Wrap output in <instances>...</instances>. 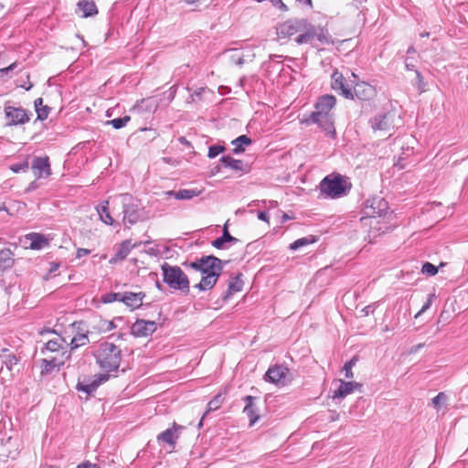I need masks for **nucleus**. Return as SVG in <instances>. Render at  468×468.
<instances>
[{
    "instance_id": "1",
    "label": "nucleus",
    "mask_w": 468,
    "mask_h": 468,
    "mask_svg": "<svg viewBox=\"0 0 468 468\" xmlns=\"http://www.w3.org/2000/svg\"><path fill=\"white\" fill-rule=\"evenodd\" d=\"M183 266L201 273V280L195 287L203 292L211 290L216 285L223 271L222 261L214 255L202 256L194 261H185Z\"/></svg>"
},
{
    "instance_id": "2",
    "label": "nucleus",
    "mask_w": 468,
    "mask_h": 468,
    "mask_svg": "<svg viewBox=\"0 0 468 468\" xmlns=\"http://www.w3.org/2000/svg\"><path fill=\"white\" fill-rule=\"evenodd\" d=\"M277 36L280 39L295 37L299 45L311 44L316 36V27L307 19H290L279 25Z\"/></svg>"
},
{
    "instance_id": "3",
    "label": "nucleus",
    "mask_w": 468,
    "mask_h": 468,
    "mask_svg": "<svg viewBox=\"0 0 468 468\" xmlns=\"http://www.w3.org/2000/svg\"><path fill=\"white\" fill-rule=\"evenodd\" d=\"M335 96L329 94L321 96L317 100L314 105L315 110L311 113L308 121L318 124L332 138L335 137V129L331 111L335 106Z\"/></svg>"
},
{
    "instance_id": "4",
    "label": "nucleus",
    "mask_w": 468,
    "mask_h": 468,
    "mask_svg": "<svg viewBox=\"0 0 468 468\" xmlns=\"http://www.w3.org/2000/svg\"><path fill=\"white\" fill-rule=\"evenodd\" d=\"M96 362L106 372L118 370L122 359L121 349L112 343L100 344L95 352Z\"/></svg>"
},
{
    "instance_id": "5",
    "label": "nucleus",
    "mask_w": 468,
    "mask_h": 468,
    "mask_svg": "<svg viewBox=\"0 0 468 468\" xmlns=\"http://www.w3.org/2000/svg\"><path fill=\"white\" fill-rule=\"evenodd\" d=\"M161 271L163 274V281L169 286V288L178 290L183 292H189L190 284L188 277L179 266H172L167 262H164L161 265Z\"/></svg>"
},
{
    "instance_id": "6",
    "label": "nucleus",
    "mask_w": 468,
    "mask_h": 468,
    "mask_svg": "<svg viewBox=\"0 0 468 468\" xmlns=\"http://www.w3.org/2000/svg\"><path fill=\"white\" fill-rule=\"evenodd\" d=\"M350 189V186L341 175L327 176L320 183V192L323 196L329 198H338L346 196Z\"/></svg>"
},
{
    "instance_id": "7",
    "label": "nucleus",
    "mask_w": 468,
    "mask_h": 468,
    "mask_svg": "<svg viewBox=\"0 0 468 468\" xmlns=\"http://www.w3.org/2000/svg\"><path fill=\"white\" fill-rule=\"evenodd\" d=\"M122 206V222L125 227L136 224L143 218L139 201L129 194H122L120 197Z\"/></svg>"
},
{
    "instance_id": "8",
    "label": "nucleus",
    "mask_w": 468,
    "mask_h": 468,
    "mask_svg": "<svg viewBox=\"0 0 468 468\" xmlns=\"http://www.w3.org/2000/svg\"><path fill=\"white\" fill-rule=\"evenodd\" d=\"M46 333L53 334L56 336L52 339L48 340L44 344L43 347H41V349H40V353L42 355H46L47 352H51V353H57L59 355L58 356H60L62 352H67V350L64 346V345L66 344V341L60 335H58L55 332V330L43 329L40 331V335H42Z\"/></svg>"
},
{
    "instance_id": "9",
    "label": "nucleus",
    "mask_w": 468,
    "mask_h": 468,
    "mask_svg": "<svg viewBox=\"0 0 468 468\" xmlns=\"http://www.w3.org/2000/svg\"><path fill=\"white\" fill-rule=\"evenodd\" d=\"M388 209V202L380 197H374L366 200L365 214L370 218L383 216Z\"/></svg>"
},
{
    "instance_id": "10",
    "label": "nucleus",
    "mask_w": 468,
    "mask_h": 468,
    "mask_svg": "<svg viewBox=\"0 0 468 468\" xmlns=\"http://www.w3.org/2000/svg\"><path fill=\"white\" fill-rule=\"evenodd\" d=\"M289 374L288 367L282 365L271 366L264 375V379L276 385H285Z\"/></svg>"
},
{
    "instance_id": "11",
    "label": "nucleus",
    "mask_w": 468,
    "mask_h": 468,
    "mask_svg": "<svg viewBox=\"0 0 468 468\" xmlns=\"http://www.w3.org/2000/svg\"><path fill=\"white\" fill-rule=\"evenodd\" d=\"M5 114L8 125H19L29 122L28 113L20 107L6 106L5 108Z\"/></svg>"
},
{
    "instance_id": "12",
    "label": "nucleus",
    "mask_w": 468,
    "mask_h": 468,
    "mask_svg": "<svg viewBox=\"0 0 468 468\" xmlns=\"http://www.w3.org/2000/svg\"><path fill=\"white\" fill-rule=\"evenodd\" d=\"M331 78L333 90H335L336 92H338L346 99H354L353 91L349 88L345 77L341 72H339L338 70H335Z\"/></svg>"
},
{
    "instance_id": "13",
    "label": "nucleus",
    "mask_w": 468,
    "mask_h": 468,
    "mask_svg": "<svg viewBox=\"0 0 468 468\" xmlns=\"http://www.w3.org/2000/svg\"><path fill=\"white\" fill-rule=\"evenodd\" d=\"M69 358V354L68 352H62L60 356H55L49 358H43L41 360V374L48 375L50 374L54 368H59L62 367L65 362Z\"/></svg>"
},
{
    "instance_id": "14",
    "label": "nucleus",
    "mask_w": 468,
    "mask_h": 468,
    "mask_svg": "<svg viewBox=\"0 0 468 468\" xmlns=\"http://www.w3.org/2000/svg\"><path fill=\"white\" fill-rule=\"evenodd\" d=\"M156 330V324L153 321L136 320L131 326V334L135 337H146Z\"/></svg>"
},
{
    "instance_id": "15",
    "label": "nucleus",
    "mask_w": 468,
    "mask_h": 468,
    "mask_svg": "<svg viewBox=\"0 0 468 468\" xmlns=\"http://www.w3.org/2000/svg\"><path fill=\"white\" fill-rule=\"evenodd\" d=\"M31 168L37 178L48 177L51 175L49 158L48 156H36Z\"/></svg>"
},
{
    "instance_id": "16",
    "label": "nucleus",
    "mask_w": 468,
    "mask_h": 468,
    "mask_svg": "<svg viewBox=\"0 0 468 468\" xmlns=\"http://www.w3.org/2000/svg\"><path fill=\"white\" fill-rule=\"evenodd\" d=\"M361 385L355 381L340 380L339 387L334 390L333 399H344L347 395L352 394L356 388H360Z\"/></svg>"
},
{
    "instance_id": "17",
    "label": "nucleus",
    "mask_w": 468,
    "mask_h": 468,
    "mask_svg": "<svg viewBox=\"0 0 468 468\" xmlns=\"http://www.w3.org/2000/svg\"><path fill=\"white\" fill-rule=\"evenodd\" d=\"M25 239L29 241V248L31 250H42L48 246L49 240L43 234L31 232L25 236Z\"/></svg>"
},
{
    "instance_id": "18",
    "label": "nucleus",
    "mask_w": 468,
    "mask_h": 468,
    "mask_svg": "<svg viewBox=\"0 0 468 468\" xmlns=\"http://www.w3.org/2000/svg\"><path fill=\"white\" fill-rule=\"evenodd\" d=\"M77 13H81V16L86 18L98 14V8L94 0H79L77 3Z\"/></svg>"
},
{
    "instance_id": "19",
    "label": "nucleus",
    "mask_w": 468,
    "mask_h": 468,
    "mask_svg": "<svg viewBox=\"0 0 468 468\" xmlns=\"http://www.w3.org/2000/svg\"><path fill=\"white\" fill-rule=\"evenodd\" d=\"M144 292H125L122 294V302L125 303L127 306L136 309L139 308L143 304V299L144 298Z\"/></svg>"
},
{
    "instance_id": "20",
    "label": "nucleus",
    "mask_w": 468,
    "mask_h": 468,
    "mask_svg": "<svg viewBox=\"0 0 468 468\" xmlns=\"http://www.w3.org/2000/svg\"><path fill=\"white\" fill-rule=\"evenodd\" d=\"M228 52L230 61L238 66H241L246 60H251L255 56L250 50H247V54H245V51L240 48H232Z\"/></svg>"
},
{
    "instance_id": "21",
    "label": "nucleus",
    "mask_w": 468,
    "mask_h": 468,
    "mask_svg": "<svg viewBox=\"0 0 468 468\" xmlns=\"http://www.w3.org/2000/svg\"><path fill=\"white\" fill-rule=\"evenodd\" d=\"M375 93L373 86L367 82H359L354 87V96L358 100L367 101L369 100Z\"/></svg>"
},
{
    "instance_id": "22",
    "label": "nucleus",
    "mask_w": 468,
    "mask_h": 468,
    "mask_svg": "<svg viewBox=\"0 0 468 468\" xmlns=\"http://www.w3.org/2000/svg\"><path fill=\"white\" fill-rule=\"evenodd\" d=\"M181 429L180 426H177L176 423L171 427L161 432L157 436V440L159 441L165 442L169 445H174L176 441L178 439L177 431Z\"/></svg>"
},
{
    "instance_id": "23",
    "label": "nucleus",
    "mask_w": 468,
    "mask_h": 468,
    "mask_svg": "<svg viewBox=\"0 0 468 468\" xmlns=\"http://www.w3.org/2000/svg\"><path fill=\"white\" fill-rule=\"evenodd\" d=\"M200 191L197 189H180L178 191L169 190L165 193L167 197H173L178 200H190L200 195Z\"/></svg>"
},
{
    "instance_id": "24",
    "label": "nucleus",
    "mask_w": 468,
    "mask_h": 468,
    "mask_svg": "<svg viewBox=\"0 0 468 468\" xmlns=\"http://www.w3.org/2000/svg\"><path fill=\"white\" fill-rule=\"evenodd\" d=\"M243 400L246 403L243 412L249 417L250 425L252 426L257 422V420L260 418L256 412V408L253 404L255 398L250 395H248V396L244 397Z\"/></svg>"
},
{
    "instance_id": "25",
    "label": "nucleus",
    "mask_w": 468,
    "mask_h": 468,
    "mask_svg": "<svg viewBox=\"0 0 468 468\" xmlns=\"http://www.w3.org/2000/svg\"><path fill=\"white\" fill-rule=\"evenodd\" d=\"M108 378H109L108 375L101 374V375H99L98 379L92 381L91 383H89V384L78 383L77 389L80 390V391H83V392H85V393H87L89 395L92 394L93 392L96 391L98 387L101 383L107 381Z\"/></svg>"
},
{
    "instance_id": "26",
    "label": "nucleus",
    "mask_w": 468,
    "mask_h": 468,
    "mask_svg": "<svg viewBox=\"0 0 468 468\" xmlns=\"http://www.w3.org/2000/svg\"><path fill=\"white\" fill-rule=\"evenodd\" d=\"M158 107L157 102L153 98H146L141 101H138L134 106L133 110L139 113L144 112H154Z\"/></svg>"
},
{
    "instance_id": "27",
    "label": "nucleus",
    "mask_w": 468,
    "mask_h": 468,
    "mask_svg": "<svg viewBox=\"0 0 468 468\" xmlns=\"http://www.w3.org/2000/svg\"><path fill=\"white\" fill-rule=\"evenodd\" d=\"M239 239L233 236L230 235V233L229 232V229H228V226L227 224L224 225V228H223V233H222V236L214 239L211 244L214 248L218 249V250H222L225 248V243L227 242H233V243H236L238 242Z\"/></svg>"
},
{
    "instance_id": "28",
    "label": "nucleus",
    "mask_w": 468,
    "mask_h": 468,
    "mask_svg": "<svg viewBox=\"0 0 468 468\" xmlns=\"http://www.w3.org/2000/svg\"><path fill=\"white\" fill-rule=\"evenodd\" d=\"M97 212L100 216L101 220L105 223L106 225L113 226L115 220L112 217L109 209V202L104 201L98 205L97 207Z\"/></svg>"
},
{
    "instance_id": "29",
    "label": "nucleus",
    "mask_w": 468,
    "mask_h": 468,
    "mask_svg": "<svg viewBox=\"0 0 468 468\" xmlns=\"http://www.w3.org/2000/svg\"><path fill=\"white\" fill-rule=\"evenodd\" d=\"M371 128L375 131H386L388 129V115L379 113L370 120Z\"/></svg>"
},
{
    "instance_id": "30",
    "label": "nucleus",
    "mask_w": 468,
    "mask_h": 468,
    "mask_svg": "<svg viewBox=\"0 0 468 468\" xmlns=\"http://www.w3.org/2000/svg\"><path fill=\"white\" fill-rule=\"evenodd\" d=\"M241 277H242L241 273H238L236 276L231 277V279L229 282V288H228V292H227L225 298L229 297L234 292L242 291L243 281H242Z\"/></svg>"
},
{
    "instance_id": "31",
    "label": "nucleus",
    "mask_w": 468,
    "mask_h": 468,
    "mask_svg": "<svg viewBox=\"0 0 468 468\" xmlns=\"http://www.w3.org/2000/svg\"><path fill=\"white\" fill-rule=\"evenodd\" d=\"M252 141L247 135H240L232 140L231 144L234 146L233 153L236 154H241L245 151L244 146L251 144Z\"/></svg>"
},
{
    "instance_id": "32",
    "label": "nucleus",
    "mask_w": 468,
    "mask_h": 468,
    "mask_svg": "<svg viewBox=\"0 0 468 468\" xmlns=\"http://www.w3.org/2000/svg\"><path fill=\"white\" fill-rule=\"evenodd\" d=\"M135 247L134 245H132L130 239H126L122 241L119 247V249L116 250L114 255V260L122 261L127 258V256L130 254L133 248Z\"/></svg>"
},
{
    "instance_id": "33",
    "label": "nucleus",
    "mask_w": 468,
    "mask_h": 468,
    "mask_svg": "<svg viewBox=\"0 0 468 468\" xmlns=\"http://www.w3.org/2000/svg\"><path fill=\"white\" fill-rule=\"evenodd\" d=\"M220 163L228 168L234 171H243L244 164L243 161L234 159L231 156L225 155L220 158Z\"/></svg>"
},
{
    "instance_id": "34",
    "label": "nucleus",
    "mask_w": 468,
    "mask_h": 468,
    "mask_svg": "<svg viewBox=\"0 0 468 468\" xmlns=\"http://www.w3.org/2000/svg\"><path fill=\"white\" fill-rule=\"evenodd\" d=\"M4 354L1 356L2 363L6 367L8 370H12L13 367L17 365L19 359L18 357L12 352H9L6 349H3Z\"/></svg>"
},
{
    "instance_id": "35",
    "label": "nucleus",
    "mask_w": 468,
    "mask_h": 468,
    "mask_svg": "<svg viewBox=\"0 0 468 468\" xmlns=\"http://www.w3.org/2000/svg\"><path fill=\"white\" fill-rule=\"evenodd\" d=\"M316 240H317V239L314 236L309 235V236L296 239L295 241H293L292 243L290 244L289 248L292 250H297L298 249H300L302 247H304V246H307V245L316 242Z\"/></svg>"
},
{
    "instance_id": "36",
    "label": "nucleus",
    "mask_w": 468,
    "mask_h": 468,
    "mask_svg": "<svg viewBox=\"0 0 468 468\" xmlns=\"http://www.w3.org/2000/svg\"><path fill=\"white\" fill-rule=\"evenodd\" d=\"M12 251L9 249L0 250V269H6L13 265Z\"/></svg>"
},
{
    "instance_id": "37",
    "label": "nucleus",
    "mask_w": 468,
    "mask_h": 468,
    "mask_svg": "<svg viewBox=\"0 0 468 468\" xmlns=\"http://www.w3.org/2000/svg\"><path fill=\"white\" fill-rule=\"evenodd\" d=\"M35 108L38 120L44 121L48 118L49 108L43 105V100L41 98L35 101Z\"/></svg>"
},
{
    "instance_id": "38",
    "label": "nucleus",
    "mask_w": 468,
    "mask_h": 468,
    "mask_svg": "<svg viewBox=\"0 0 468 468\" xmlns=\"http://www.w3.org/2000/svg\"><path fill=\"white\" fill-rule=\"evenodd\" d=\"M89 343L88 335L85 334H78L70 341L71 349H76Z\"/></svg>"
},
{
    "instance_id": "39",
    "label": "nucleus",
    "mask_w": 468,
    "mask_h": 468,
    "mask_svg": "<svg viewBox=\"0 0 468 468\" xmlns=\"http://www.w3.org/2000/svg\"><path fill=\"white\" fill-rule=\"evenodd\" d=\"M131 120L129 115L115 118L107 122V124L112 125L114 129H121L124 127Z\"/></svg>"
},
{
    "instance_id": "40",
    "label": "nucleus",
    "mask_w": 468,
    "mask_h": 468,
    "mask_svg": "<svg viewBox=\"0 0 468 468\" xmlns=\"http://www.w3.org/2000/svg\"><path fill=\"white\" fill-rule=\"evenodd\" d=\"M122 292H109L105 293L101 296V301L103 303H111L113 302H122Z\"/></svg>"
},
{
    "instance_id": "41",
    "label": "nucleus",
    "mask_w": 468,
    "mask_h": 468,
    "mask_svg": "<svg viewBox=\"0 0 468 468\" xmlns=\"http://www.w3.org/2000/svg\"><path fill=\"white\" fill-rule=\"evenodd\" d=\"M447 399V395L444 392H440L432 399L431 403L435 409L440 410L446 404Z\"/></svg>"
},
{
    "instance_id": "42",
    "label": "nucleus",
    "mask_w": 468,
    "mask_h": 468,
    "mask_svg": "<svg viewBox=\"0 0 468 468\" xmlns=\"http://www.w3.org/2000/svg\"><path fill=\"white\" fill-rule=\"evenodd\" d=\"M224 151H225V146L220 145V144H213V145H210L208 148L207 156L209 158H215L219 154L223 153Z\"/></svg>"
},
{
    "instance_id": "43",
    "label": "nucleus",
    "mask_w": 468,
    "mask_h": 468,
    "mask_svg": "<svg viewBox=\"0 0 468 468\" xmlns=\"http://www.w3.org/2000/svg\"><path fill=\"white\" fill-rule=\"evenodd\" d=\"M223 402V398L220 394L217 395L213 399H211L207 404V411H212L218 410Z\"/></svg>"
},
{
    "instance_id": "44",
    "label": "nucleus",
    "mask_w": 468,
    "mask_h": 468,
    "mask_svg": "<svg viewBox=\"0 0 468 468\" xmlns=\"http://www.w3.org/2000/svg\"><path fill=\"white\" fill-rule=\"evenodd\" d=\"M421 271L429 276H434L438 272V268L431 262H425L422 265Z\"/></svg>"
},
{
    "instance_id": "45",
    "label": "nucleus",
    "mask_w": 468,
    "mask_h": 468,
    "mask_svg": "<svg viewBox=\"0 0 468 468\" xmlns=\"http://www.w3.org/2000/svg\"><path fill=\"white\" fill-rule=\"evenodd\" d=\"M29 164L27 160H25L22 163L19 164H14L10 166V169L14 173H20V172H26L28 169Z\"/></svg>"
},
{
    "instance_id": "46",
    "label": "nucleus",
    "mask_w": 468,
    "mask_h": 468,
    "mask_svg": "<svg viewBox=\"0 0 468 468\" xmlns=\"http://www.w3.org/2000/svg\"><path fill=\"white\" fill-rule=\"evenodd\" d=\"M355 364H356V359L353 358V359H351L350 361L346 362L344 365L343 370L345 372V377L346 378H353L352 367L355 366Z\"/></svg>"
},
{
    "instance_id": "47",
    "label": "nucleus",
    "mask_w": 468,
    "mask_h": 468,
    "mask_svg": "<svg viewBox=\"0 0 468 468\" xmlns=\"http://www.w3.org/2000/svg\"><path fill=\"white\" fill-rule=\"evenodd\" d=\"M434 297V293L429 294L428 299L422 305L421 309L415 314V318H418L421 314L426 312L431 306Z\"/></svg>"
},
{
    "instance_id": "48",
    "label": "nucleus",
    "mask_w": 468,
    "mask_h": 468,
    "mask_svg": "<svg viewBox=\"0 0 468 468\" xmlns=\"http://www.w3.org/2000/svg\"><path fill=\"white\" fill-rule=\"evenodd\" d=\"M415 73L418 90L420 93H422L426 90V82L424 81V79L419 70H415Z\"/></svg>"
},
{
    "instance_id": "49",
    "label": "nucleus",
    "mask_w": 468,
    "mask_h": 468,
    "mask_svg": "<svg viewBox=\"0 0 468 468\" xmlns=\"http://www.w3.org/2000/svg\"><path fill=\"white\" fill-rule=\"evenodd\" d=\"M314 38H317L322 44H331L332 43L330 37L326 33H324L323 30H321L320 33H318V31L316 30V36Z\"/></svg>"
},
{
    "instance_id": "50",
    "label": "nucleus",
    "mask_w": 468,
    "mask_h": 468,
    "mask_svg": "<svg viewBox=\"0 0 468 468\" xmlns=\"http://www.w3.org/2000/svg\"><path fill=\"white\" fill-rule=\"evenodd\" d=\"M16 67H17V63L14 62L6 68L0 69V76H3L4 74H7L8 72L16 69Z\"/></svg>"
},
{
    "instance_id": "51",
    "label": "nucleus",
    "mask_w": 468,
    "mask_h": 468,
    "mask_svg": "<svg viewBox=\"0 0 468 468\" xmlns=\"http://www.w3.org/2000/svg\"><path fill=\"white\" fill-rule=\"evenodd\" d=\"M76 468H100L98 464L92 463L90 461H85L77 465Z\"/></svg>"
},
{
    "instance_id": "52",
    "label": "nucleus",
    "mask_w": 468,
    "mask_h": 468,
    "mask_svg": "<svg viewBox=\"0 0 468 468\" xmlns=\"http://www.w3.org/2000/svg\"><path fill=\"white\" fill-rule=\"evenodd\" d=\"M90 250L80 248V249H78L77 253H76V257L80 259V258H82V257L90 254Z\"/></svg>"
},
{
    "instance_id": "53",
    "label": "nucleus",
    "mask_w": 468,
    "mask_h": 468,
    "mask_svg": "<svg viewBox=\"0 0 468 468\" xmlns=\"http://www.w3.org/2000/svg\"><path fill=\"white\" fill-rule=\"evenodd\" d=\"M461 399H464L468 402V384L465 385L461 390Z\"/></svg>"
},
{
    "instance_id": "54",
    "label": "nucleus",
    "mask_w": 468,
    "mask_h": 468,
    "mask_svg": "<svg viewBox=\"0 0 468 468\" xmlns=\"http://www.w3.org/2000/svg\"><path fill=\"white\" fill-rule=\"evenodd\" d=\"M258 218L260 220L268 222L269 221V214L267 211H259L258 212Z\"/></svg>"
},
{
    "instance_id": "55",
    "label": "nucleus",
    "mask_w": 468,
    "mask_h": 468,
    "mask_svg": "<svg viewBox=\"0 0 468 468\" xmlns=\"http://www.w3.org/2000/svg\"><path fill=\"white\" fill-rule=\"evenodd\" d=\"M169 92H170V95H169V97H170V101H172V100L175 98V96H176V86H172V87L169 89Z\"/></svg>"
},
{
    "instance_id": "56",
    "label": "nucleus",
    "mask_w": 468,
    "mask_h": 468,
    "mask_svg": "<svg viewBox=\"0 0 468 468\" xmlns=\"http://www.w3.org/2000/svg\"><path fill=\"white\" fill-rule=\"evenodd\" d=\"M115 327H116V325L114 324L113 321L107 322V326H106L107 331H111V330L114 329Z\"/></svg>"
},
{
    "instance_id": "57",
    "label": "nucleus",
    "mask_w": 468,
    "mask_h": 468,
    "mask_svg": "<svg viewBox=\"0 0 468 468\" xmlns=\"http://www.w3.org/2000/svg\"><path fill=\"white\" fill-rule=\"evenodd\" d=\"M186 4L189 5H198L203 3L205 0H184Z\"/></svg>"
},
{
    "instance_id": "58",
    "label": "nucleus",
    "mask_w": 468,
    "mask_h": 468,
    "mask_svg": "<svg viewBox=\"0 0 468 468\" xmlns=\"http://www.w3.org/2000/svg\"><path fill=\"white\" fill-rule=\"evenodd\" d=\"M58 266H59V265H58V264H57V263H51V267H50V269H49V271H50V272L56 271L58 270Z\"/></svg>"
},
{
    "instance_id": "59",
    "label": "nucleus",
    "mask_w": 468,
    "mask_h": 468,
    "mask_svg": "<svg viewBox=\"0 0 468 468\" xmlns=\"http://www.w3.org/2000/svg\"><path fill=\"white\" fill-rule=\"evenodd\" d=\"M405 66H406V69L408 70H413L414 69V65L411 64V63H409L408 61L405 62Z\"/></svg>"
},
{
    "instance_id": "60",
    "label": "nucleus",
    "mask_w": 468,
    "mask_h": 468,
    "mask_svg": "<svg viewBox=\"0 0 468 468\" xmlns=\"http://www.w3.org/2000/svg\"><path fill=\"white\" fill-rule=\"evenodd\" d=\"M299 3L312 6V0H297Z\"/></svg>"
},
{
    "instance_id": "61",
    "label": "nucleus",
    "mask_w": 468,
    "mask_h": 468,
    "mask_svg": "<svg viewBox=\"0 0 468 468\" xmlns=\"http://www.w3.org/2000/svg\"><path fill=\"white\" fill-rule=\"evenodd\" d=\"M422 346H423V344H419V345H417L416 346L412 347V349H411V351H410V352H411V353H412V352H417V351H418L419 349H420Z\"/></svg>"
},
{
    "instance_id": "62",
    "label": "nucleus",
    "mask_w": 468,
    "mask_h": 468,
    "mask_svg": "<svg viewBox=\"0 0 468 468\" xmlns=\"http://www.w3.org/2000/svg\"><path fill=\"white\" fill-rule=\"evenodd\" d=\"M278 5L280 7L281 10H287V7L286 5L282 3V1L281 0V3H278Z\"/></svg>"
},
{
    "instance_id": "63",
    "label": "nucleus",
    "mask_w": 468,
    "mask_h": 468,
    "mask_svg": "<svg viewBox=\"0 0 468 468\" xmlns=\"http://www.w3.org/2000/svg\"><path fill=\"white\" fill-rule=\"evenodd\" d=\"M364 311L366 312V314H368L369 312H372L371 305H367L365 307Z\"/></svg>"
},
{
    "instance_id": "64",
    "label": "nucleus",
    "mask_w": 468,
    "mask_h": 468,
    "mask_svg": "<svg viewBox=\"0 0 468 468\" xmlns=\"http://www.w3.org/2000/svg\"><path fill=\"white\" fill-rule=\"evenodd\" d=\"M203 91H204V89L201 88L198 91H196L195 93L197 96H199Z\"/></svg>"
}]
</instances>
